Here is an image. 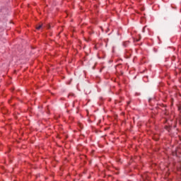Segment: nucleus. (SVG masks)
Wrapping results in <instances>:
<instances>
[{
    "instance_id": "f257e3e1",
    "label": "nucleus",
    "mask_w": 181,
    "mask_h": 181,
    "mask_svg": "<svg viewBox=\"0 0 181 181\" xmlns=\"http://www.w3.org/2000/svg\"><path fill=\"white\" fill-rule=\"evenodd\" d=\"M35 29H36L37 30H40V29H43V23H39V24H37V25H35Z\"/></svg>"
},
{
    "instance_id": "f03ea898",
    "label": "nucleus",
    "mask_w": 181,
    "mask_h": 181,
    "mask_svg": "<svg viewBox=\"0 0 181 181\" xmlns=\"http://www.w3.org/2000/svg\"><path fill=\"white\" fill-rule=\"evenodd\" d=\"M123 100H124V97L121 96L119 98V100H116L115 103V104H121V103H122Z\"/></svg>"
},
{
    "instance_id": "7ed1b4c3",
    "label": "nucleus",
    "mask_w": 181,
    "mask_h": 181,
    "mask_svg": "<svg viewBox=\"0 0 181 181\" xmlns=\"http://www.w3.org/2000/svg\"><path fill=\"white\" fill-rule=\"evenodd\" d=\"M123 100H124V97L121 96L119 98V100H116L115 103V104H121V103H122Z\"/></svg>"
},
{
    "instance_id": "20e7f679",
    "label": "nucleus",
    "mask_w": 181,
    "mask_h": 181,
    "mask_svg": "<svg viewBox=\"0 0 181 181\" xmlns=\"http://www.w3.org/2000/svg\"><path fill=\"white\" fill-rule=\"evenodd\" d=\"M123 100H124V97L121 96L119 98V100H116L115 103V104H121V103H122Z\"/></svg>"
},
{
    "instance_id": "39448f33",
    "label": "nucleus",
    "mask_w": 181,
    "mask_h": 181,
    "mask_svg": "<svg viewBox=\"0 0 181 181\" xmlns=\"http://www.w3.org/2000/svg\"><path fill=\"white\" fill-rule=\"evenodd\" d=\"M165 129H166V131H168V132H170V129H172V127L170 126H168V125H165L164 127Z\"/></svg>"
},
{
    "instance_id": "423d86ee",
    "label": "nucleus",
    "mask_w": 181,
    "mask_h": 181,
    "mask_svg": "<svg viewBox=\"0 0 181 181\" xmlns=\"http://www.w3.org/2000/svg\"><path fill=\"white\" fill-rule=\"evenodd\" d=\"M129 43V41H126L123 42V46L124 47H127L128 46V44Z\"/></svg>"
},
{
    "instance_id": "0eeeda50",
    "label": "nucleus",
    "mask_w": 181,
    "mask_h": 181,
    "mask_svg": "<svg viewBox=\"0 0 181 181\" xmlns=\"http://www.w3.org/2000/svg\"><path fill=\"white\" fill-rule=\"evenodd\" d=\"M94 33V30L91 28H89L88 34L89 35H93Z\"/></svg>"
},
{
    "instance_id": "6e6552de",
    "label": "nucleus",
    "mask_w": 181,
    "mask_h": 181,
    "mask_svg": "<svg viewBox=\"0 0 181 181\" xmlns=\"http://www.w3.org/2000/svg\"><path fill=\"white\" fill-rule=\"evenodd\" d=\"M177 107H178V111L181 112V104L178 105Z\"/></svg>"
},
{
    "instance_id": "1a4fd4ad",
    "label": "nucleus",
    "mask_w": 181,
    "mask_h": 181,
    "mask_svg": "<svg viewBox=\"0 0 181 181\" xmlns=\"http://www.w3.org/2000/svg\"><path fill=\"white\" fill-rule=\"evenodd\" d=\"M97 66V63H95L94 65L93 66L92 69H95V66Z\"/></svg>"
},
{
    "instance_id": "9d476101",
    "label": "nucleus",
    "mask_w": 181,
    "mask_h": 181,
    "mask_svg": "<svg viewBox=\"0 0 181 181\" xmlns=\"http://www.w3.org/2000/svg\"><path fill=\"white\" fill-rule=\"evenodd\" d=\"M151 101H152V98L148 99V103H151Z\"/></svg>"
},
{
    "instance_id": "9b49d317",
    "label": "nucleus",
    "mask_w": 181,
    "mask_h": 181,
    "mask_svg": "<svg viewBox=\"0 0 181 181\" xmlns=\"http://www.w3.org/2000/svg\"><path fill=\"white\" fill-rule=\"evenodd\" d=\"M129 104H131V102L127 103V105H129Z\"/></svg>"
},
{
    "instance_id": "f8f14e48",
    "label": "nucleus",
    "mask_w": 181,
    "mask_h": 181,
    "mask_svg": "<svg viewBox=\"0 0 181 181\" xmlns=\"http://www.w3.org/2000/svg\"><path fill=\"white\" fill-rule=\"evenodd\" d=\"M47 28H48V29H50V25H48Z\"/></svg>"
},
{
    "instance_id": "ddd939ff",
    "label": "nucleus",
    "mask_w": 181,
    "mask_h": 181,
    "mask_svg": "<svg viewBox=\"0 0 181 181\" xmlns=\"http://www.w3.org/2000/svg\"><path fill=\"white\" fill-rule=\"evenodd\" d=\"M143 32H145V27L143 28Z\"/></svg>"
},
{
    "instance_id": "4468645a",
    "label": "nucleus",
    "mask_w": 181,
    "mask_h": 181,
    "mask_svg": "<svg viewBox=\"0 0 181 181\" xmlns=\"http://www.w3.org/2000/svg\"><path fill=\"white\" fill-rule=\"evenodd\" d=\"M73 181H76V179H74V180Z\"/></svg>"
},
{
    "instance_id": "2eb2a0df",
    "label": "nucleus",
    "mask_w": 181,
    "mask_h": 181,
    "mask_svg": "<svg viewBox=\"0 0 181 181\" xmlns=\"http://www.w3.org/2000/svg\"><path fill=\"white\" fill-rule=\"evenodd\" d=\"M156 141H159V139H157Z\"/></svg>"
}]
</instances>
